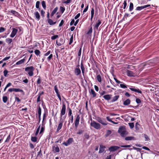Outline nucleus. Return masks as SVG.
Instances as JSON below:
<instances>
[{
	"label": "nucleus",
	"instance_id": "obj_61",
	"mask_svg": "<svg viewBox=\"0 0 159 159\" xmlns=\"http://www.w3.org/2000/svg\"><path fill=\"white\" fill-rule=\"evenodd\" d=\"M15 101L17 102L18 103L20 102V100L17 97L15 98Z\"/></svg>",
	"mask_w": 159,
	"mask_h": 159
},
{
	"label": "nucleus",
	"instance_id": "obj_18",
	"mask_svg": "<svg viewBox=\"0 0 159 159\" xmlns=\"http://www.w3.org/2000/svg\"><path fill=\"white\" fill-rule=\"evenodd\" d=\"M111 95L107 94V95H104L103 96V98L105 100H107V101H109L111 99Z\"/></svg>",
	"mask_w": 159,
	"mask_h": 159
},
{
	"label": "nucleus",
	"instance_id": "obj_24",
	"mask_svg": "<svg viewBox=\"0 0 159 159\" xmlns=\"http://www.w3.org/2000/svg\"><path fill=\"white\" fill-rule=\"evenodd\" d=\"M119 98V95H116L114 96L111 100V102H114L118 100Z\"/></svg>",
	"mask_w": 159,
	"mask_h": 159
},
{
	"label": "nucleus",
	"instance_id": "obj_55",
	"mask_svg": "<svg viewBox=\"0 0 159 159\" xmlns=\"http://www.w3.org/2000/svg\"><path fill=\"white\" fill-rule=\"evenodd\" d=\"M5 29L4 28L1 27H0V33H2L5 30Z\"/></svg>",
	"mask_w": 159,
	"mask_h": 159
},
{
	"label": "nucleus",
	"instance_id": "obj_29",
	"mask_svg": "<svg viewBox=\"0 0 159 159\" xmlns=\"http://www.w3.org/2000/svg\"><path fill=\"white\" fill-rule=\"evenodd\" d=\"M92 62L93 65H95L97 68L98 67V63L94 59H92Z\"/></svg>",
	"mask_w": 159,
	"mask_h": 159
},
{
	"label": "nucleus",
	"instance_id": "obj_26",
	"mask_svg": "<svg viewBox=\"0 0 159 159\" xmlns=\"http://www.w3.org/2000/svg\"><path fill=\"white\" fill-rule=\"evenodd\" d=\"M134 9V5L132 2H130L129 3V10L131 11L133 10Z\"/></svg>",
	"mask_w": 159,
	"mask_h": 159
},
{
	"label": "nucleus",
	"instance_id": "obj_16",
	"mask_svg": "<svg viewBox=\"0 0 159 159\" xmlns=\"http://www.w3.org/2000/svg\"><path fill=\"white\" fill-rule=\"evenodd\" d=\"M25 61V58L23 59L20 60L16 62L15 64L14 65L15 66L16 65H19L22 64L24 63Z\"/></svg>",
	"mask_w": 159,
	"mask_h": 159
},
{
	"label": "nucleus",
	"instance_id": "obj_22",
	"mask_svg": "<svg viewBox=\"0 0 159 159\" xmlns=\"http://www.w3.org/2000/svg\"><path fill=\"white\" fill-rule=\"evenodd\" d=\"M130 99H127L124 102L123 104L125 106L128 105L130 103Z\"/></svg>",
	"mask_w": 159,
	"mask_h": 159
},
{
	"label": "nucleus",
	"instance_id": "obj_9",
	"mask_svg": "<svg viewBox=\"0 0 159 159\" xmlns=\"http://www.w3.org/2000/svg\"><path fill=\"white\" fill-rule=\"evenodd\" d=\"M63 121H62L59 122L56 130L57 133L59 132V131L61 129L63 126Z\"/></svg>",
	"mask_w": 159,
	"mask_h": 159
},
{
	"label": "nucleus",
	"instance_id": "obj_25",
	"mask_svg": "<svg viewBox=\"0 0 159 159\" xmlns=\"http://www.w3.org/2000/svg\"><path fill=\"white\" fill-rule=\"evenodd\" d=\"M135 138L134 137H131V136H128L126 137L125 138V139L126 141H129V140H134Z\"/></svg>",
	"mask_w": 159,
	"mask_h": 159
},
{
	"label": "nucleus",
	"instance_id": "obj_6",
	"mask_svg": "<svg viewBox=\"0 0 159 159\" xmlns=\"http://www.w3.org/2000/svg\"><path fill=\"white\" fill-rule=\"evenodd\" d=\"M12 31L10 36L11 38H13L16 34L18 30L17 29L13 28L12 29Z\"/></svg>",
	"mask_w": 159,
	"mask_h": 159
},
{
	"label": "nucleus",
	"instance_id": "obj_31",
	"mask_svg": "<svg viewBox=\"0 0 159 159\" xmlns=\"http://www.w3.org/2000/svg\"><path fill=\"white\" fill-rule=\"evenodd\" d=\"M94 14V9L93 8L92 9V10H91V17L90 20L91 21L92 20V19H93V16Z\"/></svg>",
	"mask_w": 159,
	"mask_h": 159
},
{
	"label": "nucleus",
	"instance_id": "obj_50",
	"mask_svg": "<svg viewBox=\"0 0 159 159\" xmlns=\"http://www.w3.org/2000/svg\"><path fill=\"white\" fill-rule=\"evenodd\" d=\"M8 71L5 69L3 71V74L4 75L5 77H7V74Z\"/></svg>",
	"mask_w": 159,
	"mask_h": 159
},
{
	"label": "nucleus",
	"instance_id": "obj_64",
	"mask_svg": "<svg viewBox=\"0 0 159 159\" xmlns=\"http://www.w3.org/2000/svg\"><path fill=\"white\" fill-rule=\"evenodd\" d=\"M64 20H61V21L60 24H59V26L61 27V26L63 25L64 24Z\"/></svg>",
	"mask_w": 159,
	"mask_h": 159
},
{
	"label": "nucleus",
	"instance_id": "obj_52",
	"mask_svg": "<svg viewBox=\"0 0 159 159\" xmlns=\"http://www.w3.org/2000/svg\"><path fill=\"white\" fill-rule=\"evenodd\" d=\"M129 125L131 129H132L134 127V125L133 123H129Z\"/></svg>",
	"mask_w": 159,
	"mask_h": 159
},
{
	"label": "nucleus",
	"instance_id": "obj_8",
	"mask_svg": "<svg viewBox=\"0 0 159 159\" xmlns=\"http://www.w3.org/2000/svg\"><path fill=\"white\" fill-rule=\"evenodd\" d=\"M80 120V116L79 115H78L76 118V119L75 121V126L76 129H77L79 124V121Z\"/></svg>",
	"mask_w": 159,
	"mask_h": 159
},
{
	"label": "nucleus",
	"instance_id": "obj_40",
	"mask_svg": "<svg viewBox=\"0 0 159 159\" xmlns=\"http://www.w3.org/2000/svg\"><path fill=\"white\" fill-rule=\"evenodd\" d=\"M40 3V2L39 1H37L36 2V6H35L38 9L39 11L40 10V8H39Z\"/></svg>",
	"mask_w": 159,
	"mask_h": 159
},
{
	"label": "nucleus",
	"instance_id": "obj_39",
	"mask_svg": "<svg viewBox=\"0 0 159 159\" xmlns=\"http://www.w3.org/2000/svg\"><path fill=\"white\" fill-rule=\"evenodd\" d=\"M34 52L36 55L37 56H39V55L41 53L40 51L38 49H36L35 50Z\"/></svg>",
	"mask_w": 159,
	"mask_h": 159
},
{
	"label": "nucleus",
	"instance_id": "obj_33",
	"mask_svg": "<svg viewBox=\"0 0 159 159\" xmlns=\"http://www.w3.org/2000/svg\"><path fill=\"white\" fill-rule=\"evenodd\" d=\"M14 91L16 92H20L21 93H24V91L21 89H20L14 88Z\"/></svg>",
	"mask_w": 159,
	"mask_h": 159
},
{
	"label": "nucleus",
	"instance_id": "obj_43",
	"mask_svg": "<svg viewBox=\"0 0 159 159\" xmlns=\"http://www.w3.org/2000/svg\"><path fill=\"white\" fill-rule=\"evenodd\" d=\"M31 140L33 142H36L37 140V138L36 137H32Z\"/></svg>",
	"mask_w": 159,
	"mask_h": 159
},
{
	"label": "nucleus",
	"instance_id": "obj_34",
	"mask_svg": "<svg viewBox=\"0 0 159 159\" xmlns=\"http://www.w3.org/2000/svg\"><path fill=\"white\" fill-rule=\"evenodd\" d=\"M59 9H60V12L62 14L63 13V12H64V11H65V7H62V6L60 7Z\"/></svg>",
	"mask_w": 159,
	"mask_h": 159
},
{
	"label": "nucleus",
	"instance_id": "obj_38",
	"mask_svg": "<svg viewBox=\"0 0 159 159\" xmlns=\"http://www.w3.org/2000/svg\"><path fill=\"white\" fill-rule=\"evenodd\" d=\"M97 79L98 82H101L102 81L101 77V75L99 74L97 76Z\"/></svg>",
	"mask_w": 159,
	"mask_h": 159
},
{
	"label": "nucleus",
	"instance_id": "obj_45",
	"mask_svg": "<svg viewBox=\"0 0 159 159\" xmlns=\"http://www.w3.org/2000/svg\"><path fill=\"white\" fill-rule=\"evenodd\" d=\"M123 4L124 5L123 8L124 9H125L127 5V0H125Z\"/></svg>",
	"mask_w": 159,
	"mask_h": 159
},
{
	"label": "nucleus",
	"instance_id": "obj_27",
	"mask_svg": "<svg viewBox=\"0 0 159 159\" xmlns=\"http://www.w3.org/2000/svg\"><path fill=\"white\" fill-rule=\"evenodd\" d=\"M125 130V128L124 127L121 126L119 128V129L118 130V132L120 134L123 131Z\"/></svg>",
	"mask_w": 159,
	"mask_h": 159
},
{
	"label": "nucleus",
	"instance_id": "obj_42",
	"mask_svg": "<svg viewBox=\"0 0 159 159\" xmlns=\"http://www.w3.org/2000/svg\"><path fill=\"white\" fill-rule=\"evenodd\" d=\"M38 113L39 116H41V109L39 106L38 107Z\"/></svg>",
	"mask_w": 159,
	"mask_h": 159
},
{
	"label": "nucleus",
	"instance_id": "obj_13",
	"mask_svg": "<svg viewBox=\"0 0 159 159\" xmlns=\"http://www.w3.org/2000/svg\"><path fill=\"white\" fill-rule=\"evenodd\" d=\"M98 121L101 123L103 125H107V123H106L101 118L98 117L97 119Z\"/></svg>",
	"mask_w": 159,
	"mask_h": 159
},
{
	"label": "nucleus",
	"instance_id": "obj_32",
	"mask_svg": "<svg viewBox=\"0 0 159 159\" xmlns=\"http://www.w3.org/2000/svg\"><path fill=\"white\" fill-rule=\"evenodd\" d=\"M10 12L15 16L18 15L19 14L15 10H11Z\"/></svg>",
	"mask_w": 159,
	"mask_h": 159
},
{
	"label": "nucleus",
	"instance_id": "obj_1",
	"mask_svg": "<svg viewBox=\"0 0 159 159\" xmlns=\"http://www.w3.org/2000/svg\"><path fill=\"white\" fill-rule=\"evenodd\" d=\"M25 71L27 72L30 76H32L34 75L33 71L34 68L33 66H28L25 68Z\"/></svg>",
	"mask_w": 159,
	"mask_h": 159
},
{
	"label": "nucleus",
	"instance_id": "obj_10",
	"mask_svg": "<svg viewBox=\"0 0 159 159\" xmlns=\"http://www.w3.org/2000/svg\"><path fill=\"white\" fill-rule=\"evenodd\" d=\"M127 74L128 76L134 77L135 76V74L132 71L130 70H127Z\"/></svg>",
	"mask_w": 159,
	"mask_h": 159
},
{
	"label": "nucleus",
	"instance_id": "obj_48",
	"mask_svg": "<svg viewBox=\"0 0 159 159\" xmlns=\"http://www.w3.org/2000/svg\"><path fill=\"white\" fill-rule=\"evenodd\" d=\"M40 125H39V127L37 128V129L36 132L35 133V136H37L38 134L39 133V129H40Z\"/></svg>",
	"mask_w": 159,
	"mask_h": 159
},
{
	"label": "nucleus",
	"instance_id": "obj_2",
	"mask_svg": "<svg viewBox=\"0 0 159 159\" xmlns=\"http://www.w3.org/2000/svg\"><path fill=\"white\" fill-rule=\"evenodd\" d=\"M66 106L65 104H62V108L61 111L60 113V116H61V119L60 120H61L62 117L63 116V118L64 119H65L66 117V115L64 116L65 114L66 113Z\"/></svg>",
	"mask_w": 159,
	"mask_h": 159
},
{
	"label": "nucleus",
	"instance_id": "obj_56",
	"mask_svg": "<svg viewBox=\"0 0 159 159\" xmlns=\"http://www.w3.org/2000/svg\"><path fill=\"white\" fill-rule=\"evenodd\" d=\"M58 37V35H55L54 36H53L51 37V39L52 40H54L57 38Z\"/></svg>",
	"mask_w": 159,
	"mask_h": 159
},
{
	"label": "nucleus",
	"instance_id": "obj_30",
	"mask_svg": "<svg viewBox=\"0 0 159 159\" xmlns=\"http://www.w3.org/2000/svg\"><path fill=\"white\" fill-rule=\"evenodd\" d=\"M41 4L42 7L44 10L46 9V6L45 2L44 1H43L41 2Z\"/></svg>",
	"mask_w": 159,
	"mask_h": 159
},
{
	"label": "nucleus",
	"instance_id": "obj_11",
	"mask_svg": "<svg viewBox=\"0 0 159 159\" xmlns=\"http://www.w3.org/2000/svg\"><path fill=\"white\" fill-rule=\"evenodd\" d=\"M60 42H58L57 41H56V44L59 46L61 45L62 44H63L65 43V40L62 38H60Z\"/></svg>",
	"mask_w": 159,
	"mask_h": 159
},
{
	"label": "nucleus",
	"instance_id": "obj_12",
	"mask_svg": "<svg viewBox=\"0 0 159 159\" xmlns=\"http://www.w3.org/2000/svg\"><path fill=\"white\" fill-rule=\"evenodd\" d=\"M35 18L38 20H39L40 19V16L39 13L37 11H36L34 13Z\"/></svg>",
	"mask_w": 159,
	"mask_h": 159
},
{
	"label": "nucleus",
	"instance_id": "obj_36",
	"mask_svg": "<svg viewBox=\"0 0 159 159\" xmlns=\"http://www.w3.org/2000/svg\"><path fill=\"white\" fill-rule=\"evenodd\" d=\"M53 56L52 54H51L49 55V56L47 58V60L48 61H50L51 59L52 58Z\"/></svg>",
	"mask_w": 159,
	"mask_h": 159
},
{
	"label": "nucleus",
	"instance_id": "obj_49",
	"mask_svg": "<svg viewBox=\"0 0 159 159\" xmlns=\"http://www.w3.org/2000/svg\"><path fill=\"white\" fill-rule=\"evenodd\" d=\"M84 139H88L89 138V134L87 133H85L84 135Z\"/></svg>",
	"mask_w": 159,
	"mask_h": 159
},
{
	"label": "nucleus",
	"instance_id": "obj_3",
	"mask_svg": "<svg viewBox=\"0 0 159 159\" xmlns=\"http://www.w3.org/2000/svg\"><path fill=\"white\" fill-rule=\"evenodd\" d=\"M90 125L91 126L97 129H98L100 128V125L96 122L94 120L92 121L90 123Z\"/></svg>",
	"mask_w": 159,
	"mask_h": 159
},
{
	"label": "nucleus",
	"instance_id": "obj_60",
	"mask_svg": "<svg viewBox=\"0 0 159 159\" xmlns=\"http://www.w3.org/2000/svg\"><path fill=\"white\" fill-rule=\"evenodd\" d=\"M143 9V6L138 7H137L136 10L137 11H140L141 10Z\"/></svg>",
	"mask_w": 159,
	"mask_h": 159
},
{
	"label": "nucleus",
	"instance_id": "obj_51",
	"mask_svg": "<svg viewBox=\"0 0 159 159\" xmlns=\"http://www.w3.org/2000/svg\"><path fill=\"white\" fill-rule=\"evenodd\" d=\"M42 156V154L41 153V150H40V151L38 152L37 157H41Z\"/></svg>",
	"mask_w": 159,
	"mask_h": 159
},
{
	"label": "nucleus",
	"instance_id": "obj_57",
	"mask_svg": "<svg viewBox=\"0 0 159 159\" xmlns=\"http://www.w3.org/2000/svg\"><path fill=\"white\" fill-rule=\"evenodd\" d=\"M144 136L145 139V141H148L150 140V139L147 135L146 134H144Z\"/></svg>",
	"mask_w": 159,
	"mask_h": 159
},
{
	"label": "nucleus",
	"instance_id": "obj_59",
	"mask_svg": "<svg viewBox=\"0 0 159 159\" xmlns=\"http://www.w3.org/2000/svg\"><path fill=\"white\" fill-rule=\"evenodd\" d=\"M10 58V56L6 57H5L4 58H3L2 60V62H3V61L7 60H8Z\"/></svg>",
	"mask_w": 159,
	"mask_h": 159
},
{
	"label": "nucleus",
	"instance_id": "obj_28",
	"mask_svg": "<svg viewBox=\"0 0 159 159\" xmlns=\"http://www.w3.org/2000/svg\"><path fill=\"white\" fill-rule=\"evenodd\" d=\"M127 134V133L126 130L123 131V132L120 134L121 136L122 137H125L126 135Z\"/></svg>",
	"mask_w": 159,
	"mask_h": 159
},
{
	"label": "nucleus",
	"instance_id": "obj_54",
	"mask_svg": "<svg viewBox=\"0 0 159 159\" xmlns=\"http://www.w3.org/2000/svg\"><path fill=\"white\" fill-rule=\"evenodd\" d=\"M54 150L56 152H59V148L58 146L54 147Z\"/></svg>",
	"mask_w": 159,
	"mask_h": 159
},
{
	"label": "nucleus",
	"instance_id": "obj_21",
	"mask_svg": "<svg viewBox=\"0 0 159 159\" xmlns=\"http://www.w3.org/2000/svg\"><path fill=\"white\" fill-rule=\"evenodd\" d=\"M101 22L100 20H98L96 24L94 26V28H95L96 30H98V27L99 25L101 24Z\"/></svg>",
	"mask_w": 159,
	"mask_h": 159
},
{
	"label": "nucleus",
	"instance_id": "obj_4",
	"mask_svg": "<svg viewBox=\"0 0 159 159\" xmlns=\"http://www.w3.org/2000/svg\"><path fill=\"white\" fill-rule=\"evenodd\" d=\"M47 17L48 23L50 25H53L56 23V21L54 22L52 19L49 18V13L48 11L47 12Z\"/></svg>",
	"mask_w": 159,
	"mask_h": 159
},
{
	"label": "nucleus",
	"instance_id": "obj_62",
	"mask_svg": "<svg viewBox=\"0 0 159 159\" xmlns=\"http://www.w3.org/2000/svg\"><path fill=\"white\" fill-rule=\"evenodd\" d=\"M38 97L37 99V102H38L41 101V96H39V95H37Z\"/></svg>",
	"mask_w": 159,
	"mask_h": 159
},
{
	"label": "nucleus",
	"instance_id": "obj_35",
	"mask_svg": "<svg viewBox=\"0 0 159 159\" xmlns=\"http://www.w3.org/2000/svg\"><path fill=\"white\" fill-rule=\"evenodd\" d=\"M8 100V98L6 96H3L2 97V101L4 103H6Z\"/></svg>",
	"mask_w": 159,
	"mask_h": 159
},
{
	"label": "nucleus",
	"instance_id": "obj_41",
	"mask_svg": "<svg viewBox=\"0 0 159 159\" xmlns=\"http://www.w3.org/2000/svg\"><path fill=\"white\" fill-rule=\"evenodd\" d=\"M111 133V132L110 130H107V131L106 133L105 134V136L106 137H108L109 135H110Z\"/></svg>",
	"mask_w": 159,
	"mask_h": 159
},
{
	"label": "nucleus",
	"instance_id": "obj_15",
	"mask_svg": "<svg viewBox=\"0 0 159 159\" xmlns=\"http://www.w3.org/2000/svg\"><path fill=\"white\" fill-rule=\"evenodd\" d=\"M89 92L90 94L92 95L93 98H94L96 97L97 94L93 89H91L90 90H89Z\"/></svg>",
	"mask_w": 159,
	"mask_h": 159
},
{
	"label": "nucleus",
	"instance_id": "obj_14",
	"mask_svg": "<svg viewBox=\"0 0 159 159\" xmlns=\"http://www.w3.org/2000/svg\"><path fill=\"white\" fill-rule=\"evenodd\" d=\"M105 148L106 147L105 146H104L102 145H100V146L99 153H102L104 151Z\"/></svg>",
	"mask_w": 159,
	"mask_h": 159
},
{
	"label": "nucleus",
	"instance_id": "obj_58",
	"mask_svg": "<svg viewBox=\"0 0 159 159\" xmlns=\"http://www.w3.org/2000/svg\"><path fill=\"white\" fill-rule=\"evenodd\" d=\"M51 51L50 50H49V51H48L46 53H45L44 54V56L45 57V56H48V55L50 54V53H51Z\"/></svg>",
	"mask_w": 159,
	"mask_h": 159
},
{
	"label": "nucleus",
	"instance_id": "obj_19",
	"mask_svg": "<svg viewBox=\"0 0 159 159\" xmlns=\"http://www.w3.org/2000/svg\"><path fill=\"white\" fill-rule=\"evenodd\" d=\"M58 8L57 7H56L52 12L51 14V16L52 17L56 13L57 11L58 10Z\"/></svg>",
	"mask_w": 159,
	"mask_h": 159
},
{
	"label": "nucleus",
	"instance_id": "obj_63",
	"mask_svg": "<svg viewBox=\"0 0 159 159\" xmlns=\"http://www.w3.org/2000/svg\"><path fill=\"white\" fill-rule=\"evenodd\" d=\"M72 114V111L69 108L68 110V115L69 116H71Z\"/></svg>",
	"mask_w": 159,
	"mask_h": 159
},
{
	"label": "nucleus",
	"instance_id": "obj_17",
	"mask_svg": "<svg viewBox=\"0 0 159 159\" xmlns=\"http://www.w3.org/2000/svg\"><path fill=\"white\" fill-rule=\"evenodd\" d=\"M79 66V65H78L74 70V73L76 75H78L80 74Z\"/></svg>",
	"mask_w": 159,
	"mask_h": 159
},
{
	"label": "nucleus",
	"instance_id": "obj_44",
	"mask_svg": "<svg viewBox=\"0 0 159 159\" xmlns=\"http://www.w3.org/2000/svg\"><path fill=\"white\" fill-rule=\"evenodd\" d=\"M40 13L42 16L43 17H44L45 16L44 15L45 14V11L43 10H42L40 11Z\"/></svg>",
	"mask_w": 159,
	"mask_h": 159
},
{
	"label": "nucleus",
	"instance_id": "obj_23",
	"mask_svg": "<svg viewBox=\"0 0 159 159\" xmlns=\"http://www.w3.org/2000/svg\"><path fill=\"white\" fill-rule=\"evenodd\" d=\"M12 41V40L11 39L7 38L6 39V42L8 45L11 44Z\"/></svg>",
	"mask_w": 159,
	"mask_h": 159
},
{
	"label": "nucleus",
	"instance_id": "obj_53",
	"mask_svg": "<svg viewBox=\"0 0 159 159\" xmlns=\"http://www.w3.org/2000/svg\"><path fill=\"white\" fill-rule=\"evenodd\" d=\"M93 31V29L92 27H91V28L89 29V31L87 33V34H91Z\"/></svg>",
	"mask_w": 159,
	"mask_h": 159
},
{
	"label": "nucleus",
	"instance_id": "obj_5",
	"mask_svg": "<svg viewBox=\"0 0 159 159\" xmlns=\"http://www.w3.org/2000/svg\"><path fill=\"white\" fill-rule=\"evenodd\" d=\"M73 139L72 138H69L66 142H64L62 144L65 145L66 146L70 145L73 142Z\"/></svg>",
	"mask_w": 159,
	"mask_h": 159
},
{
	"label": "nucleus",
	"instance_id": "obj_37",
	"mask_svg": "<svg viewBox=\"0 0 159 159\" xmlns=\"http://www.w3.org/2000/svg\"><path fill=\"white\" fill-rule=\"evenodd\" d=\"M81 68L82 70V73L83 75H84V70L85 68L84 66L83 65L82 63L81 62Z\"/></svg>",
	"mask_w": 159,
	"mask_h": 159
},
{
	"label": "nucleus",
	"instance_id": "obj_20",
	"mask_svg": "<svg viewBox=\"0 0 159 159\" xmlns=\"http://www.w3.org/2000/svg\"><path fill=\"white\" fill-rule=\"evenodd\" d=\"M129 89L133 91H134L136 92H137L139 93H142V91L140 90L139 89H136L134 88H130Z\"/></svg>",
	"mask_w": 159,
	"mask_h": 159
},
{
	"label": "nucleus",
	"instance_id": "obj_47",
	"mask_svg": "<svg viewBox=\"0 0 159 159\" xmlns=\"http://www.w3.org/2000/svg\"><path fill=\"white\" fill-rule=\"evenodd\" d=\"M11 139V134H10L8 136H7L6 139L5 141V142H9L10 139Z\"/></svg>",
	"mask_w": 159,
	"mask_h": 159
},
{
	"label": "nucleus",
	"instance_id": "obj_7",
	"mask_svg": "<svg viewBox=\"0 0 159 159\" xmlns=\"http://www.w3.org/2000/svg\"><path fill=\"white\" fill-rule=\"evenodd\" d=\"M119 148V147L116 146H111L109 148V150L110 152L115 151Z\"/></svg>",
	"mask_w": 159,
	"mask_h": 159
},
{
	"label": "nucleus",
	"instance_id": "obj_46",
	"mask_svg": "<svg viewBox=\"0 0 159 159\" xmlns=\"http://www.w3.org/2000/svg\"><path fill=\"white\" fill-rule=\"evenodd\" d=\"M73 121V116H71L70 118V120L69 121L68 124H69L70 122L71 123H72Z\"/></svg>",
	"mask_w": 159,
	"mask_h": 159
}]
</instances>
